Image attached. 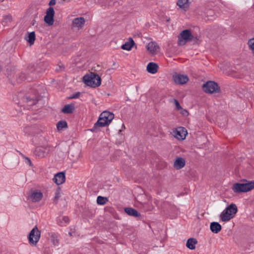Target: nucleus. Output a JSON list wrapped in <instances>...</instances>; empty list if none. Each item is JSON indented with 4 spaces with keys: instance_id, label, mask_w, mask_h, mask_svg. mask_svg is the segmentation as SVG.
<instances>
[{
    "instance_id": "46",
    "label": "nucleus",
    "mask_w": 254,
    "mask_h": 254,
    "mask_svg": "<svg viewBox=\"0 0 254 254\" xmlns=\"http://www.w3.org/2000/svg\"><path fill=\"white\" fill-rule=\"evenodd\" d=\"M170 18L167 20V21H169Z\"/></svg>"
},
{
    "instance_id": "9",
    "label": "nucleus",
    "mask_w": 254,
    "mask_h": 254,
    "mask_svg": "<svg viewBox=\"0 0 254 254\" xmlns=\"http://www.w3.org/2000/svg\"><path fill=\"white\" fill-rule=\"evenodd\" d=\"M53 182L57 185H60L65 181V175L64 172H60L55 175L53 179Z\"/></svg>"
},
{
    "instance_id": "2",
    "label": "nucleus",
    "mask_w": 254,
    "mask_h": 254,
    "mask_svg": "<svg viewBox=\"0 0 254 254\" xmlns=\"http://www.w3.org/2000/svg\"><path fill=\"white\" fill-rule=\"evenodd\" d=\"M36 77L35 68L34 65H30L17 75L16 81L18 83H20L25 80L30 81Z\"/></svg>"
},
{
    "instance_id": "37",
    "label": "nucleus",
    "mask_w": 254,
    "mask_h": 254,
    "mask_svg": "<svg viewBox=\"0 0 254 254\" xmlns=\"http://www.w3.org/2000/svg\"><path fill=\"white\" fill-rule=\"evenodd\" d=\"M80 95V93L79 92H76L75 94H73L71 96L69 97V99H76L78 98Z\"/></svg>"
},
{
    "instance_id": "34",
    "label": "nucleus",
    "mask_w": 254,
    "mask_h": 254,
    "mask_svg": "<svg viewBox=\"0 0 254 254\" xmlns=\"http://www.w3.org/2000/svg\"><path fill=\"white\" fill-rule=\"evenodd\" d=\"M178 111H179L180 113L184 117H187L189 114V112L187 110L183 109L182 107V109H180Z\"/></svg>"
},
{
    "instance_id": "24",
    "label": "nucleus",
    "mask_w": 254,
    "mask_h": 254,
    "mask_svg": "<svg viewBox=\"0 0 254 254\" xmlns=\"http://www.w3.org/2000/svg\"><path fill=\"white\" fill-rule=\"evenodd\" d=\"M75 107L73 104H66L62 109V112L64 114H71L74 111Z\"/></svg>"
},
{
    "instance_id": "16",
    "label": "nucleus",
    "mask_w": 254,
    "mask_h": 254,
    "mask_svg": "<svg viewBox=\"0 0 254 254\" xmlns=\"http://www.w3.org/2000/svg\"><path fill=\"white\" fill-rule=\"evenodd\" d=\"M146 49L152 55H155L157 50L159 49V47L156 42H150L147 45Z\"/></svg>"
},
{
    "instance_id": "11",
    "label": "nucleus",
    "mask_w": 254,
    "mask_h": 254,
    "mask_svg": "<svg viewBox=\"0 0 254 254\" xmlns=\"http://www.w3.org/2000/svg\"><path fill=\"white\" fill-rule=\"evenodd\" d=\"M23 102L26 103L28 106L35 105L39 100V98L35 95L25 96L22 99Z\"/></svg>"
},
{
    "instance_id": "44",
    "label": "nucleus",
    "mask_w": 254,
    "mask_h": 254,
    "mask_svg": "<svg viewBox=\"0 0 254 254\" xmlns=\"http://www.w3.org/2000/svg\"><path fill=\"white\" fill-rule=\"evenodd\" d=\"M69 235L71 236V232H69Z\"/></svg>"
},
{
    "instance_id": "14",
    "label": "nucleus",
    "mask_w": 254,
    "mask_h": 254,
    "mask_svg": "<svg viewBox=\"0 0 254 254\" xmlns=\"http://www.w3.org/2000/svg\"><path fill=\"white\" fill-rule=\"evenodd\" d=\"M43 197V193L41 191H34L28 196V199L32 202H38Z\"/></svg>"
},
{
    "instance_id": "10",
    "label": "nucleus",
    "mask_w": 254,
    "mask_h": 254,
    "mask_svg": "<svg viewBox=\"0 0 254 254\" xmlns=\"http://www.w3.org/2000/svg\"><path fill=\"white\" fill-rule=\"evenodd\" d=\"M173 79L175 82L178 84H184L189 81V78L187 75L181 74L174 75Z\"/></svg>"
},
{
    "instance_id": "12",
    "label": "nucleus",
    "mask_w": 254,
    "mask_h": 254,
    "mask_svg": "<svg viewBox=\"0 0 254 254\" xmlns=\"http://www.w3.org/2000/svg\"><path fill=\"white\" fill-rule=\"evenodd\" d=\"M49 151V149L47 148L39 146L36 148L34 154L36 156L40 158H43L47 155Z\"/></svg>"
},
{
    "instance_id": "35",
    "label": "nucleus",
    "mask_w": 254,
    "mask_h": 254,
    "mask_svg": "<svg viewBox=\"0 0 254 254\" xmlns=\"http://www.w3.org/2000/svg\"><path fill=\"white\" fill-rule=\"evenodd\" d=\"M248 44L250 49L252 50L253 52H254V38L250 39L248 42Z\"/></svg>"
},
{
    "instance_id": "41",
    "label": "nucleus",
    "mask_w": 254,
    "mask_h": 254,
    "mask_svg": "<svg viewBox=\"0 0 254 254\" xmlns=\"http://www.w3.org/2000/svg\"><path fill=\"white\" fill-rule=\"evenodd\" d=\"M56 0H51L49 3L50 6L54 5L56 4Z\"/></svg>"
},
{
    "instance_id": "36",
    "label": "nucleus",
    "mask_w": 254,
    "mask_h": 254,
    "mask_svg": "<svg viewBox=\"0 0 254 254\" xmlns=\"http://www.w3.org/2000/svg\"><path fill=\"white\" fill-rule=\"evenodd\" d=\"M174 102L175 105L176 106V109L177 111H179L180 109H182V107L180 105L179 101L177 99H174Z\"/></svg>"
},
{
    "instance_id": "25",
    "label": "nucleus",
    "mask_w": 254,
    "mask_h": 254,
    "mask_svg": "<svg viewBox=\"0 0 254 254\" xmlns=\"http://www.w3.org/2000/svg\"><path fill=\"white\" fill-rule=\"evenodd\" d=\"M25 39L30 44V45H33L35 41V33L33 31L28 32L27 35L25 36Z\"/></svg>"
},
{
    "instance_id": "31",
    "label": "nucleus",
    "mask_w": 254,
    "mask_h": 254,
    "mask_svg": "<svg viewBox=\"0 0 254 254\" xmlns=\"http://www.w3.org/2000/svg\"><path fill=\"white\" fill-rule=\"evenodd\" d=\"M61 196V194H60V188H58L57 190H56V191L55 192V197H54V203L55 204H57L58 203V200L59 199V198Z\"/></svg>"
},
{
    "instance_id": "43",
    "label": "nucleus",
    "mask_w": 254,
    "mask_h": 254,
    "mask_svg": "<svg viewBox=\"0 0 254 254\" xmlns=\"http://www.w3.org/2000/svg\"><path fill=\"white\" fill-rule=\"evenodd\" d=\"M35 22H36V21L35 20H33L32 21V25H34Z\"/></svg>"
},
{
    "instance_id": "28",
    "label": "nucleus",
    "mask_w": 254,
    "mask_h": 254,
    "mask_svg": "<svg viewBox=\"0 0 254 254\" xmlns=\"http://www.w3.org/2000/svg\"><path fill=\"white\" fill-rule=\"evenodd\" d=\"M69 221V219L67 216H63L62 217H59L58 219V223L59 225L63 226L64 224L68 223Z\"/></svg>"
},
{
    "instance_id": "48",
    "label": "nucleus",
    "mask_w": 254,
    "mask_h": 254,
    "mask_svg": "<svg viewBox=\"0 0 254 254\" xmlns=\"http://www.w3.org/2000/svg\"><path fill=\"white\" fill-rule=\"evenodd\" d=\"M110 70H111V69H110H110H108V71H110Z\"/></svg>"
},
{
    "instance_id": "47",
    "label": "nucleus",
    "mask_w": 254,
    "mask_h": 254,
    "mask_svg": "<svg viewBox=\"0 0 254 254\" xmlns=\"http://www.w3.org/2000/svg\"><path fill=\"white\" fill-rule=\"evenodd\" d=\"M8 69H9V68H8V67H7V68H6V70H8Z\"/></svg>"
},
{
    "instance_id": "18",
    "label": "nucleus",
    "mask_w": 254,
    "mask_h": 254,
    "mask_svg": "<svg viewBox=\"0 0 254 254\" xmlns=\"http://www.w3.org/2000/svg\"><path fill=\"white\" fill-rule=\"evenodd\" d=\"M187 134V130L183 127H180L177 130L176 136L179 139L184 140Z\"/></svg>"
},
{
    "instance_id": "32",
    "label": "nucleus",
    "mask_w": 254,
    "mask_h": 254,
    "mask_svg": "<svg viewBox=\"0 0 254 254\" xmlns=\"http://www.w3.org/2000/svg\"><path fill=\"white\" fill-rule=\"evenodd\" d=\"M52 241L54 245H57L59 243V240L57 239L56 234H52L51 235Z\"/></svg>"
},
{
    "instance_id": "39",
    "label": "nucleus",
    "mask_w": 254,
    "mask_h": 254,
    "mask_svg": "<svg viewBox=\"0 0 254 254\" xmlns=\"http://www.w3.org/2000/svg\"><path fill=\"white\" fill-rule=\"evenodd\" d=\"M25 163L27 164H28L30 166H32V164L31 161L30 159V158H29L28 157H25Z\"/></svg>"
},
{
    "instance_id": "3",
    "label": "nucleus",
    "mask_w": 254,
    "mask_h": 254,
    "mask_svg": "<svg viewBox=\"0 0 254 254\" xmlns=\"http://www.w3.org/2000/svg\"><path fill=\"white\" fill-rule=\"evenodd\" d=\"M83 82L88 86L96 88L99 86L101 83V78L95 73L91 72L83 77Z\"/></svg>"
},
{
    "instance_id": "33",
    "label": "nucleus",
    "mask_w": 254,
    "mask_h": 254,
    "mask_svg": "<svg viewBox=\"0 0 254 254\" xmlns=\"http://www.w3.org/2000/svg\"><path fill=\"white\" fill-rule=\"evenodd\" d=\"M239 73L241 74V76L239 77L241 78L242 76H243L248 73V70L246 67H243L240 69Z\"/></svg>"
},
{
    "instance_id": "49",
    "label": "nucleus",
    "mask_w": 254,
    "mask_h": 254,
    "mask_svg": "<svg viewBox=\"0 0 254 254\" xmlns=\"http://www.w3.org/2000/svg\"><path fill=\"white\" fill-rule=\"evenodd\" d=\"M64 1H65L66 0H64Z\"/></svg>"
},
{
    "instance_id": "15",
    "label": "nucleus",
    "mask_w": 254,
    "mask_h": 254,
    "mask_svg": "<svg viewBox=\"0 0 254 254\" xmlns=\"http://www.w3.org/2000/svg\"><path fill=\"white\" fill-rule=\"evenodd\" d=\"M186 164L185 160L182 157H177L174 163V167L179 170L183 168Z\"/></svg>"
},
{
    "instance_id": "26",
    "label": "nucleus",
    "mask_w": 254,
    "mask_h": 254,
    "mask_svg": "<svg viewBox=\"0 0 254 254\" xmlns=\"http://www.w3.org/2000/svg\"><path fill=\"white\" fill-rule=\"evenodd\" d=\"M244 181L246 183L243 184L245 192L251 191L254 189V181L248 182L246 180H244Z\"/></svg>"
},
{
    "instance_id": "29",
    "label": "nucleus",
    "mask_w": 254,
    "mask_h": 254,
    "mask_svg": "<svg viewBox=\"0 0 254 254\" xmlns=\"http://www.w3.org/2000/svg\"><path fill=\"white\" fill-rule=\"evenodd\" d=\"M108 199L106 197L98 196L97 198V203L99 205H104L108 202Z\"/></svg>"
},
{
    "instance_id": "6",
    "label": "nucleus",
    "mask_w": 254,
    "mask_h": 254,
    "mask_svg": "<svg viewBox=\"0 0 254 254\" xmlns=\"http://www.w3.org/2000/svg\"><path fill=\"white\" fill-rule=\"evenodd\" d=\"M41 233L36 226L32 229L27 236L30 245L36 246L37 245L40 239Z\"/></svg>"
},
{
    "instance_id": "17",
    "label": "nucleus",
    "mask_w": 254,
    "mask_h": 254,
    "mask_svg": "<svg viewBox=\"0 0 254 254\" xmlns=\"http://www.w3.org/2000/svg\"><path fill=\"white\" fill-rule=\"evenodd\" d=\"M190 4L189 0H178L177 3V5L185 11L189 10Z\"/></svg>"
},
{
    "instance_id": "4",
    "label": "nucleus",
    "mask_w": 254,
    "mask_h": 254,
    "mask_svg": "<svg viewBox=\"0 0 254 254\" xmlns=\"http://www.w3.org/2000/svg\"><path fill=\"white\" fill-rule=\"evenodd\" d=\"M238 211L236 205L234 203L230 204L220 214L221 220L223 222H227L233 218Z\"/></svg>"
},
{
    "instance_id": "40",
    "label": "nucleus",
    "mask_w": 254,
    "mask_h": 254,
    "mask_svg": "<svg viewBox=\"0 0 254 254\" xmlns=\"http://www.w3.org/2000/svg\"><path fill=\"white\" fill-rule=\"evenodd\" d=\"M4 19L6 21H11L12 20V16L11 15L5 16L4 18Z\"/></svg>"
},
{
    "instance_id": "27",
    "label": "nucleus",
    "mask_w": 254,
    "mask_h": 254,
    "mask_svg": "<svg viewBox=\"0 0 254 254\" xmlns=\"http://www.w3.org/2000/svg\"><path fill=\"white\" fill-rule=\"evenodd\" d=\"M197 243V241L196 239L190 238H189L186 243V246L190 250H194L195 248V245Z\"/></svg>"
},
{
    "instance_id": "1",
    "label": "nucleus",
    "mask_w": 254,
    "mask_h": 254,
    "mask_svg": "<svg viewBox=\"0 0 254 254\" xmlns=\"http://www.w3.org/2000/svg\"><path fill=\"white\" fill-rule=\"evenodd\" d=\"M114 118V114L108 111H104L100 115L97 122L94 124L90 131L96 132L98 131L99 127L108 126Z\"/></svg>"
},
{
    "instance_id": "38",
    "label": "nucleus",
    "mask_w": 254,
    "mask_h": 254,
    "mask_svg": "<svg viewBox=\"0 0 254 254\" xmlns=\"http://www.w3.org/2000/svg\"><path fill=\"white\" fill-rule=\"evenodd\" d=\"M199 39L197 36H194L192 35V37L191 38V41L193 42L194 43H198Z\"/></svg>"
},
{
    "instance_id": "22",
    "label": "nucleus",
    "mask_w": 254,
    "mask_h": 254,
    "mask_svg": "<svg viewBox=\"0 0 254 254\" xmlns=\"http://www.w3.org/2000/svg\"><path fill=\"white\" fill-rule=\"evenodd\" d=\"M210 229L212 232L217 234L221 230L222 226L218 222H213L210 223Z\"/></svg>"
},
{
    "instance_id": "30",
    "label": "nucleus",
    "mask_w": 254,
    "mask_h": 254,
    "mask_svg": "<svg viewBox=\"0 0 254 254\" xmlns=\"http://www.w3.org/2000/svg\"><path fill=\"white\" fill-rule=\"evenodd\" d=\"M58 130H60L64 128L67 127V124L65 121H60L57 124Z\"/></svg>"
},
{
    "instance_id": "23",
    "label": "nucleus",
    "mask_w": 254,
    "mask_h": 254,
    "mask_svg": "<svg viewBox=\"0 0 254 254\" xmlns=\"http://www.w3.org/2000/svg\"><path fill=\"white\" fill-rule=\"evenodd\" d=\"M134 45L135 43L133 39L129 38L128 41L122 45L121 48L125 50L130 51Z\"/></svg>"
},
{
    "instance_id": "8",
    "label": "nucleus",
    "mask_w": 254,
    "mask_h": 254,
    "mask_svg": "<svg viewBox=\"0 0 254 254\" xmlns=\"http://www.w3.org/2000/svg\"><path fill=\"white\" fill-rule=\"evenodd\" d=\"M55 10L54 8L50 6L47 10L46 15L44 17V22L49 26L53 25L54 22Z\"/></svg>"
},
{
    "instance_id": "20",
    "label": "nucleus",
    "mask_w": 254,
    "mask_h": 254,
    "mask_svg": "<svg viewBox=\"0 0 254 254\" xmlns=\"http://www.w3.org/2000/svg\"><path fill=\"white\" fill-rule=\"evenodd\" d=\"M158 65L153 62L149 63L146 67L147 71L151 74L156 73L158 71Z\"/></svg>"
},
{
    "instance_id": "5",
    "label": "nucleus",
    "mask_w": 254,
    "mask_h": 254,
    "mask_svg": "<svg viewBox=\"0 0 254 254\" xmlns=\"http://www.w3.org/2000/svg\"><path fill=\"white\" fill-rule=\"evenodd\" d=\"M203 91L206 93H219L220 92V87L219 85L214 81H208L203 84L202 86Z\"/></svg>"
},
{
    "instance_id": "19",
    "label": "nucleus",
    "mask_w": 254,
    "mask_h": 254,
    "mask_svg": "<svg viewBox=\"0 0 254 254\" xmlns=\"http://www.w3.org/2000/svg\"><path fill=\"white\" fill-rule=\"evenodd\" d=\"M84 23V18L82 17H80L74 18L72 21V25L73 27L81 28L83 26Z\"/></svg>"
},
{
    "instance_id": "42",
    "label": "nucleus",
    "mask_w": 254,
    "mask_h": 254,
    "mask_svg": "<svg viewBox=\"0 0 254 254\" xmlns=\"http://www.w3.org/2000/svg\"><path fill=\"white\" fill-rule=\"evenodd\" d=\"M125 129V126L124 124H122V129H120L119 130V134H121V132L122 131V130L123 129Z\"/></svg>"
},
{
    "instance_id": "45",
    "label": "nucleus",
    "mask_w": 254,
    "mask_h": 254,
    "mask_svg": "<svg viewBox=\"0 0 254 254\" xmlns=\"http://www.w3.org/2000/svg\"><path fill=\"white\" fill-rule=\"evenodd\" d=\"M4 1V0H0V2H2V1Z\"/></svg>"
},
{
    "instance_id": "13",
    "label": "nucleus",
    "mask_w": 254,
    "mask_h": 254,
    "mask_svg": "<svg viewBox=\"0 0 254 254\" xmlns=\"http://www.w3.org/2000/svg\"><path fill=\"white\" fill-rule=\"evenodd\" d=\"M124 210L125 212L129 216L138 218L139 219L141 218V214L136 209L132 207H126L124 208Z\"/></svg>"
},
{
    "instance_id": "7",
    "label": "nucleus",
    "mask_w": 254,
    "mask_h": 254,
    "mask_svg": "<svg viewBox=\"0 0 254 254\" xmlns=\"http://www.w3.org/2000/svg\"><path fill=\"white\" fill-rule=\"evenodd\" d=\"M192 34L190 29H185L183 30L178 36V45L183 46L187 42H190Z\"/></svg>"
},
{
    "instance_id": "21",
    "label": "nucleus",
    "mask_w": 254,
    "mask_h": 254,
    "mask_svg": "<svg viewBox=\"0 0 254 254\" xmlns=\"http://www.w3.org/2000/svg\"><path fill=\"white\" fill-rule=\"evenodd\" d=\"M232 190L236 193L245 192L243 183H236L232 187Z\"/></svg>"
}]
</instances>
